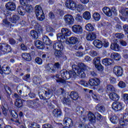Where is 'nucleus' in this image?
<instances>
[{
    "instance_id": "57",
    "label": "nucleus",
    "mask_w": 128,
    "mask_h": 128,
    "mask_svg": "<svg viewBox=\"0 0 128 128\" xmlns=\"http://www.w3.org/2000/svg\"><path fill=\"white\" fill-rule=\"evenodd\" d=\"M78 22H82V16H80V14H77L76 18H75Z\"/></svg>"
},
{
    "instance_id": "21",
    "label": "nucleus",
    "mask_w": 128,
    "mask_h": 128,
    "mask_svg": "<svg viewBox=\"0 0 128 128\" xmlns=\"http://www.w3.org/2000/svg\"><path fill=\"white\" fill-rule=\"evenodd\" d=\"M31 24L34 28L36 30H38V32H42V26L36 20H33L31 22Z\"/></svg>"
},
{
    "instance_id": "55",
    "label": "nucleus",
    "mask_w": 128,
    "mask_h": 128,
    "mask_svg": "<svg viewBox=\"0 0 128 128\" xmlns=\"http://www.w3.org/2000/svg\"><path fill=\"white\" fill-rule=\"evenodd\" d=\"M79 128H93L92 126H91L90 124H86L85 125L84 124H80L78 126Z\"/></svg>"
},
{
    "instance_id": "14",
    "label": "nucleus",
    "mask_w": 128,
    "mask_h": 128,
    "mask_svg": "<svg viewBox=\"0 0 128 128\" xmlns=\"http://www.w3.org/2000/svg\"><path fill=\"white\" fill-rule=\"evenodd\" d=\"M65 6L68 10H74L76 6V3L73 0H66L65 2Z\"/></svg>"
},
{
    "instance_id": "13",
    "label": "nucleus",
    "mask_w": 128,
    "mask_h": 128,
    "mask_svg": "<svg viewBox=\"0 0 128 128\" xmlns=\"http://www.w3.org/2000/svg\"><path fill=\"white\" fill-rule=\"evenodd\" d=\"M112 108L115 112H120V110H124V104L122 102L116 101L112 104Z\"/></svg>"
},
{
    "instance_id": "1",
    "label": "nucleus",
    "mask_w": 128,
    "mask_h": 128,
    "mask_svg": "<svg viewBox=\"0 0 128 128\" xmlns=\"http://www.w3.org/2000/svg\"><path fill=\"white\" fill-rule=\"evenodd\" d=\"M86 66L82 62L78 64V65L73 64L72 66V70L68 71L66 70H62L60 72V76L62 78L68 80L70 78H76V74L80 78H86Z\"/></svg>"
},
{
    "instance_id": "61",
    "label": "nucleus",
    "mask_w": 128,
    "mask_h": 128,
    "mask_svg": "<svg viewBox=\"0 0 128 128\" xmlns=\"http://www.w3.org/2000/svg\"><path fill=\"white\" fill-rule=\"evenodd\" d=\"M80 83L82 86H90L88 82L84 80H80Z\"/></svg>"
},
{
    "instance_id": "26",
    "label": "nucleus",
    "mask_w": 128,
    "mask_h": 128,
    "mask_svg": "<svg viewBox=\"0 0 128 128\" xmlns=\"http://www.w3.org/2000/svg\"><path fill=\"white\" fill-rule=\"evenodd\" d=\"M22 58L26 62H30L32 60V56L30 53L23 52L22 54Z\"/></svg>"
},
{
    "instance_id": "43",
    "label": "nucleus",
    "mask_w": 128,
    "mask_h": 128,
    "mask_svg": "<svg viewBox=\"0 0 128 128\" xmlns=\"http://www.w3.org/2000/svg\"><path fill=\"white\" fill-rule=\"evenodd\" d=\"M120 13L123 16H126L128 18V8H126L122 9L120 10Z\"/></svg>"
},
{
    "instance_id": "59",
    "label": "nucleus",
    "mask_w": 128,
    "mask_h": 128,
    "mask_svg": "<svg viewBox=\"0 0 128 128\" xmlns=\"http://www.w3.org/2000/svg\"><path fill=\"white\" fill-rule=\"evenodd\" d=\"M35 62L38 64H42V60L40 58H36Z\"/></svg>"
},
{
    "instance_id": "28",
    "label": "nucleus",
    "mask_w": 128,
    "mask_h": 128,
    "mask_svg": "<svg viewBox=\"0 0 128 128\" xmlns=\"http://www.w3.org/2000/svg\"><path fill=\"white\" fill-rule=\"evenodd\" d=\"M1 70L2 72V74H10L11 70L10 66L4 65L1 68Z\"/></svg>"
},
{
    "instance_id": "10",
    "label": "nucleus",
    "mask_w": 128,
    "mask_h": 128,
    "mask_svg": "<svg viewBox=\"0 0 128 128\" xmlns=\"http://www.w3.org/2000/svg\"><path fill=\"white\" fill-rule=\"evenodd\" d=\"M100 36V32L95 30L92 32L87 34L86 38L87 40H88L89 42H92V40H96V36Z\"/></svg>"
},
{
    "instance_id": "38",
    "label": "nucleus",
    "mask_w": 128,
    "mask_h": 128,
    "mask_svg": "<svg viewBox=\"0 0 128 128\" xmlns=\"http://www.w3.org/2000/svg\"><path fill=\"white\" fill-rule=\"evenodd\" d=\"M78 42V38L76 37L72 36L69 38V44H76Z\"/></svg>"
},
{
    "instance_id": "19",
    "label": "nucleus",
    "mask_w": 128,
    "mask_h": 128,
    "mask_svg": "<svg viewBox=\"0 0 128 128\" xmlns=\"http://www.w3.org/2000/svg\"><path fill=\"white\" fill-rule=\"evenodd\" d=\"M5 6L6 10L9 12H14V10H16V4L12 2H7L5 5Z\"/></svg>"
},
{
    "instance_id": "40",
    "label": "nucleus",
    "mask_w": 128,
    "mask_h": 128,
    "mask_svg": "<svg viewBox=\"0 0 128 128\" xmlns=\"http://www.w3.org/2000/svg\"><path fill=\"white\" fill-rule=\"evenodd\" d=\"M90 18H92V16L90 15V12L88 11H86L83 14V18L84 20H90Z\"/></svg>"
},
{
    "instance_id": "32",
    "label": "nucleus",
    "mask_w": 128,
    "mask_h": 128,
    "mask_svg": "<svg viewBox=\"0 0 128 128\" xmlns=\"http://www.w3.org/2000/svg\"><path fill=\"white\" fill-rule=\"evenodd\" d=\"M17 11L20 16H24L26 14V10L24 6H18Z\"/></svg>"
},
{
    "instance_id": "36",
    "label": "nucleus",
    "mask_w": 128,
    "mask_h": 128,
    "mask_svg": "<svg viewBox=\"0 0 128 128\" xmlns=\"http://www.w3.org/2000/svg\"><path fill=\"white\" fill-rule=\"evenodd\" d=\"M53 78H57L56 80V82L60 83V84H64L66 82V80H64V78H60V75L56 74V76H53Z\"/></svg>"
},
{
    "instance_id": "64",
    "label": "nucleus",
    "mask_w": 128,
    "mask_h": 128,
    "mask_svg": "<svg viewBox=\"0 0 128 128\" xmlns=\"http://www.w3.org/2000/svg\"><path fill=\"white\" fill-rule=\"evenodd\" d=\"M125 34H128V25L124 24L122 26Z\"/></svg>"
},
{
    "instance_id": "35",
    "label": "nucleus",
    "mask_w": 128,
    "mask_h": 128,
    "mask_svg": "<svg viewBox=\"0 0 128 128\" xmlns=\"http://www.w3.org/2000/svg\"><path fill=\"white\" fill-rule=\"evenodd\" d=\"M110 58L112 60L118 62L120 60V54H118V53L114 52L111 54Z\"/></svg>"
},
{
    "instance_id": "6",
    "label": "nucleus",
    "mask_w": 128,
    "mask_h": 128,
    "mask_svg": "<svg viewBox=\"0 0 128 128\" xmlns=\"http://www.w3.org/2000/svg\"><path fill=\"white\" fill-rule=\"evenodd\" d=\"M103 12L107 16H118V10L114 7H112V8H110L108 7H104L102 9Z\"/></svg>"
},
{
    "instance_id": "23",
    "label": "nucleus",
    "mask_w": 128,
    "mask_h": 128,
    "mask_svg": "<svg viewBox=\"0 0 128 128\" xmlns=\"http://www.w3.org/2000/svg\"><path fill=\"white\" fill-rule=\"evenodd\" d=\"M46 70L49 72H51L52 74H54L56 72V70L54 69V64L52 63H50L47 64L46 66Z\"/></svg>"
},
{
    "instance_id": "9",
    "label": "nucleus",
    "mask_w": 128,
    "mask_h": 128,
    "mask_svg": "<svg viewBox=\"0 0 128 128\" xmlns=\"http://www.w3.org/2000/svg\"><path fill=\"white\" fill-rule=\"evenodd\" d=\"M39 100H40L38 98L33 100H29L27 102V105L30 108L36 110V108H40V104L38 102Z\"/></svg>"
},
{
    "instance_id": "15",
    "label": "nucleus",
    "mask_w": 128,
    "mask_h": 128,
    "mask_svg": "<svg viewBox=\"0 0 128 128\" xmlns=\"http://www.w3.org/2000/svg\"><path fill=\"white\" fill-rule=\"evenodd\" d=\"M89 86H98L100 84V80L98 78H90L88 81Z\"/></svg>"
},
{
    "instance_id": "56",
    "label": "nucleus",
    "mask_w": 128,
    "mask_h": 128,
    "mask_svg": "<svg viewBox=\"0 0 128 128\" xmlns=\"http://www.w3.org/2000/svg\"><path fill=\"white\" fill-rule=\"evenodd\" d=\"M23 80L25 82H30V74H26L22 77Z\"/></svg>"
},
{
    "instance_id": "7",
    "label": "nucleus",
    "mask_w": 128,
    "mask_h": 128,
    "mask_svg": "<svg viewBox=\"0 0 128 128\" xmlns=\"http://www.w3.org/2000/svg\"><path fill=\"white\" fill-rule=\"evenodd\" d=\"M0 50L4 52V54H8L9 52H12V48L6 43H0Z\"/></svg>"
},
{
    "instance_id": "39",
    "label": "nucleus",
    "mask_w": 128,
    "mask_h": 128,
    "mask_svg": "<svg viewBox=\"0 0 128 128\" xmlns=\"http://www.w3.org/2000/svg\"><path fill=\"white\" fill-rule=\"evenodd\" d=\"M96 110L98 112H104L106 110V108H104V106H101L100 104H98L96 106Z\"/></svg>"
},
{
    "instance_id": "45",
    "label": "nucleus",
    "mask_w": 128,
    "mask_h": 128,
    "mask_svg": "<svg viewBox=\"0 0 128 128\" xmlns=\"http://www.w3.org/2000/svg\"><path fill=\"white\" fill-rule=\"evenodd\" d=\"M10 114L13 118H18V112L14 110H12L10 112Z\"/></svg>"
},
{
    "instance_id": "41",
    "label": "nucleus",
    "mask_w": 128,
    "mask_h": 128,
    "mask_svg": "<svg viewBox=\"0 0 128 128\" xmlns=\"http://www.w3.org/2000/svg\"><path fill=\"white\" fill-rule=\"evenodd\" d=\"M32 10H34V8H32V6L30 4H27L25 8V12H28V14H30V12H32Z\"/></svg>"
},
{
    "instance_id": "53",
    "label": "nucleus",
    "mask_w": 128,
    "mask_h": 128,
    "mask_svg": "<svg viewBox=\"0 0 128 128\" xmlns=\"http://www.w3.org/2000/svg\"><path fill=\"white\" fill-rule=\"evenodd\" d=\"M118 86L120 88H126V82H124V81H120L118 83Z\"/></svg>"
},
{
    "instance_id": "12",
    "label": "nucleus",
    "mask_w": 128,
    "mask_h": 128,
    "mask_svg": "<svg viewBox=\"0 0 128 128\" xmlns=\"http://www.w3.org/2000/svg\"><path fill=\"white\" fill-rule=\"evenodd\" d=\"M64 22L67 26H72L74 24V18L72 15L67 14L64 16Z\"/></svg>"
},
{
    "instance_id": "5",
    "label": "nucleus",
    "mask_w": 128,
    "mask_h": 128,
    "mask_svg": "<svg viewBox=\"0 0 128 128\" xmlns=\"http://www.w3.org/2000/svg\"><path fill=\"white\" fill-rule=\"evenodd\" d=\"M35 12L38 20L42 22V20H44V13L42 10V8L40 5H36L35 6Z\"/></svg>"
},
{
    "instance_id": "27",
    "label": "nucleus",
    "mask_w": 128,
    "mask_h": 128,
    "mask_svg": "<svg viewBox=\"0 0 128 128\" xmlns=\"http://www.w3.org/2000/svg\"><path fill=\"white\" fill-rule=\"evenodd\" d=\"M24 100L20 98H17L14 103V104L18 108H20L24 106Z\"/></svg>"
},
{
    "instance_id": "62",
    "label": "nucleus",
    "mask_w": 128,
    "mask_h": 128,
    "mask_svg": "<svg viewBox=\"0 0 128 128\" xmlns=\"http://www.w3.org/2000/svg\"><path fill=\"white\" fill-rule=\"evenodd\" d=\"M63 102L66 104H70V100L69 98H64L63 99Z\"/></svg>"
},
{
    "instance_id": "25",
    "label": "nucleus",
    "mask_w": 128,
    "mask_h": 128,
    "mask_svg": "<svg viewBox=\"0 0 128 128\" xmlns=\"http://www.w3.org/2000/svg\"><path fill=\"white\" fill-rule=\"evenodd\" d=\"M93 90H90V94H92V96L96 102H100V98H102V96L100 94H94L92 93Z\"/></svg>"
},
{
    "instance_id": "3",
    "label": "nucleus",
    "mask_w": 128,
    "mask_h": 128,
    "mask_svg": "<svg viewBox=\"0 0 128 128\" xmlns=\"http://www.w3.org/2000/svg\"><path fill=\"white\" fill-rule=\"evenodd\" d=\"M53 48L55 52L54 54L56 58H61L64 56V44L60 42H56L53 44Z\"/></svg>"
},
{
    "instance_id": "11",
    "label": "nucleus",
    "mask_w": 128,
    "mask_h": 128,
    "mask_svg": "<svg viewBox=\"0 0 128 128\" xmlns=\"http://www.w3.org/2000/svg\"><path fill=\"white\" fill-rule=\"evenodd\" d=\"M38 94L40 100H48L50 94V91L42 90L38 92Z\"/></svg>"
},
{
    "instance_id": "47",
    "label": "nucleus",
    "mask_w": 128,
    "mask_h": 128,
    "mask_svg": "<svg viewBox=\"0 0 128 128\" xmlns=\"http://www.w3.org/2000/svg\"><path fill=\"white\" fill-rule=\"evenodd\" d=\"M53 66L56 72V70H60V68H62V65H60V64L59 62L54 63L53 64Z\"/></svg>"
},
{
    "instance_id": "46",
    "label": "nucleus",
    "mask_w": 128,
    "mask_h": 128,
    "mask_svg": "<svg viewBox=\"0 0 128 128\" xmlns=\"http://www.w3.org/2000/svg\"><path fill=\"white\" fill-rule=\"evenodd\" d=\"M92 18L96 22H98L100 20V14L98 12H95L92 15Z\"/></svg>"
},
{
    "instance_id": "42",
    "label": "nucleus",
    "mask_w": 128,
    "mask_h": 128,
    "mask_svg": "<svg viewBox=\"0 0 128 128\" xmlns=\"http://www.w3.org/2000/svg\"><path fill=\"white\" fill-rule=\"evenodd\" d=\"M86 30L88 32H94V27L92 24L88 23L86 25Z\"/></svg>"
},
{
    "instance_id": "8",
    "label": "nucleus",
    "mask_w": 128,
    "mask_h": 128,
    "mask_svg": "<svg viewBox=\"0 0 128 128\" xmlns=\"http://www.w3.org/2000/svg\"><path fill=\"white\" fill-rule=\"evenodd\" d=\"M100 57L97 56L94 58L92 61L93 64H94L98 72H102V70H104V66L100 64Z\"/></svg>"
},
{
    "instance_id": "4",
    "label": "nucleus",
    "mask_w": 128,
    "mask_h": 128,
    "mask_svg": "<svg viewBox=\"0 0 128 128\" xmlns=\"http://www.w3.org/2000/svg\"><path fill=\"white\" fill-rule=\"evenodd\" d=\"M88 120L92 124H96V122H102L104 118L98 112H96L95 114H94L92 112H90L88 114Z\"/></svg>"
},
{
    "instance_id": "44",
    "label": "nucleus",
    "mask_w": 128,
    "mask_h": 128,
    "mask_svg": "<svg viewBox=\"0 0 128 128\" xmlns=\"http://www.w3.org/2000/svg\"><path fill=\"white\" fill-rule=\"evenodd\" d=\"M30 34L32 37V38L36 39L38 38V33L34 30H32L30 32Z\"/></svg>"
},
{
    "instance_id": "58",
    "label": "nucleus",
    "mask_w": 128,
    "mask_h": 128,
    "mask_svg": "<svg viewBox=\"0 0 128 128\" xmlns=\"http://www.w3.org/2000/svg\"><path fill=\"white\" fill-rule=\"evenodd\" d=\"M8 42L10 44H11V46H14L16 44V40L13 38H9Z\"/></svg>"
},
{
    "instance_id": "18",
    "label": "nucleus",
    "mask_w": 128,
    "mask_h": 128,
    "mask_svg": "<svg viewBox=\"0 0 128 128\" xmlns=\"http://www.w3.org/2000/svg\"><path fill=\"white\" fill-rule=\"evenodd\" d=\"M72 31L76 34H82V27L80 24H75L72 26Z\"/></svg>"
},
{
    "instance_id": "17",
    "label": "nucleus",
    "mask_w": 128,
    "mask_h": 128,
    "mask_svg": "<svg viewBox=\"0 0 128 128\" xmlns=\"http://www.w3.org/2000/svg\"><path fill=\"white\" fill-rule=\"evenodd\" d=\"M113 72L116 76H122L124 74V70L120 66H115L113 69Z\"/></svg>"
},
{
    "instance_id": "31",
    "label": "nucleus",
    "mask_w": 128,
    "mask_h": 128,
    "mask_svg": "<svg viewBox=\"0 0 128 128\" xmlns=\"http://www.w3.org/2000/svg\"><path fill=\"white\" fill-rule=\"evenodd\" d=\"M43 44L46 46H50L52 43V40H50V38L46 36H44L42 38Z\"/></svg>"
},
{
    "instance_id": "22",
    "label": "nucleus",
    "mask_w": 128,
    "mask_h": 128,
    "mask_svg": "<svg viewBox=\"0 0 128 128\" xmlns=\"http://www.w3.org/2000/svg\"><path fill=\"white\" fill-rule=\"evenodd\" d=\"M109 98L112 100L114 102H118L120 100V96L116 92H111L109 94Z\"/></svg>"
},
{
    "instance_id": "54",
    "label": "nucleus",
    "mask_w": 128,
    "mask_h": 128,
    "mask_svg": "<svg viewBox=\"0 0 128 128\" xmlns=\"http://www.w3.org/2000/svg\"><path fill=\"white\" fill-rule=\"evenodd\" d=\"M32 82L34 84H40V78H34Z\"/></svg>"
},
{
    "instance_id": "30",
    "label": "nucleus",
    "mask_w": 128,
    "mask_h": 128,
    "mask_svg": "<svg viewBox=\"0 0 128 128\" xmlns=\"http://www.w3.org/2000/svg\"><path fill=\"white\" fill-rule=\"evenodd\" d=\"M61 33L68 38V36H70L72 34V31L70 30V29L68 28H64L61 30Z\"/></svg>"
},
{
    "instance_id": "63",
    "label": "nucleus",
    "mask_w": 128,
    "mask_h": 128,
    "mask_svg": "<svg viewBox=\"0 0 128 128\" xmlns=\"http://www.w3.org/2000/svg\"><path fill=\"white\" fill-rule=\"evenodd\" d=\"M42 128H54V126L52 124H46L42 125Z\"/></svg>"
},
{
    "instance_id": "52",
    "label": "nucleus",
    "mask_w": 128,
    "mask_h": 128,
    "mask_svg": "<svg viewBox=\"0 0 128 128\" xmlns=\"http://www.w3.org/2000/svg\"><path fill=\"white\" fill-rule=\"evenodd\" d=\"M16 74H17L18 76H24V72H22V69L20 68V69H18L16 71Z\"/></svg>"
},
{
    "instance_id": "60",
    "label": "nucleus",
    "mask_w": 128,
    "mask_h": 128,
    "mask_svg": "<svg viewBox=\"0 0 128 128\" xmlns=\"http://www.w3.org/2000/svg\"><path fill=\"white\" fill-rule=\"evenodd\" d=\"M74 48L76 50H84V47L82 46H78V44H76L74 46Z\"/></svg>"
},
{
    "instance_id": "24",
    "label": "nucleus",
    "mask_w": 128,
    "mask_h": 128,
    "mask_svg": "<svg viewBox=\"0 0 128 128\" xmlns=\"http://www.w3.org/2000/svg\"><path fill=\"white\" fill-rule=\"evenodd\" d=\"M35 46L38 50H44V42L40 40H36L34 41Z\"/></svg>"
},
{
    "instance_id": "49",
    "label": "nucleus",
    "mask_w": 128,
    "mask_h": 128,
    "mask_svg": "<svg viewBox=\"0 0 128 128\" xmlns=\"http://www.w3.org/2000/svg\"><path fill=\"white\" fill-rule=\"evenodd\" d=\"M107 90L111 92H116V88L112 85H108L107 86Z\"/></svg>"
},
{
    "instance_id": "29",
    "label": "nucleus",
    "mask_w": 128,
    "mask_h": 128,
    "mask_svg": "<svg viewBox=\"0 0 128 128\" xmlns=\"http://www.w3.org/2000/svg\"><path fill=\"white\" fill-rule=\"evenodd\" d=\"M93 44L97 48H102V46H104V44H102V42L100 40H95L93 42Z\"/></svg>"
},
{
    "instance_id": "48",
    "label": "nucleus",
    "mask_w": 128,
    "mask_h": 128,
    "mask_svg": "<svg viewBox=\"0 0 128 128\" xmlns=\"http://www.w3.org/2000/svg\"><path fill=\"white\" fill-rule=\"evenodd\" d=\"M74 10H77L78 12H82V10H84V6L82 4L77 5L76 4V7L74 8Z\"/></svg>"
},
{
    "instance_id": "50",
    "label": "nucleus",
    "mask_w": 128,
    "mask_h": 128,
    "mask_svg": "<svg viewBox=\"0 0 128 128\" xmlns=\"http://www.w3.org/2000/svg\"><path fill=\"white\" fill-rule=\"evenodd\" d=\"M90 56H92V58H94L95 56H97L98 55V52L94 50H91L89 52Z\"/></svg>"
},
{
    "instance_id": "16",
    "label": "nucleus",
    "mask_w": 128,
    "mask_h": 128,
    "mask_svg": "<svg viewBox=\"0 0 128 128\" xmlns=\"http://www.w3.org/2000/svg\"><path fill=\"white\" fill-rule=\"evenodd\" d=\"M57 40H55L53 42L54 44H56V42H60V44H64V42H66V40L67 38L65 36L62 32L58 33L56 34Z\"/></svg>"
},
{
    "instance_id": "37",
    "label": "nucleus",
    "mask_w": 128,
    "mask_h": 128,
    "mask_svg": "<svg viewBox=\"0 0 128 128\" xmlns=\"http://www.w3.org/2000/svg\"><path fill=\"white\" fill-rule=\"evenodd\" d=\"M62 114V110L60 109H54L53 110V114L55 118H60Z\"/></svg>"
},
{
    "instance_id": "34",
    "label": "nucleus",
    "mask_w": 128,
    "mask_h": 128,
    "mask_svg": "<svg viewBox=\"0 0 128 128\" xmlns=\"http://www.w3.org/2000/svg\"><path fill=\"white\" fill-rule=\"evenodd\" d=\"M110 48L112 50H115V52H118L120 50V45L116 42L112 43L110 44Z\"/></svg>"
},
{
    "instance_id": "2",
    "label": "nucleus",
    "mask_w": 128,
    "mask_h": 128,
    "mask_svg": "<svg viewBox=\"0 0 128 128\" xmlns=\"http://www.w3.org/2000/svg\"><path fill=\"white\" fill-rule=\"evenodd\" d=\"M4 18H6L3 20V24H4V26H6L7 28H12V23L16 24V22L20 20V16L16 15H13L12 16V12L8 11V10L4 11ZM8 20L12 23L9 22Z\"/></svg>"
},
{
    "instance_id": "20",
    "label": "nucleus",
    "mask_w": 128,
    "mask_h": 128,
    "mask_svg": "<svg viewBox=\"0 0 128 128\" xmlns=\"http://www.w3.org/2000/svg\"><path fill=\"white\" fill-rule=\"evenodd\" d=\"M102 64L105 66H110L114 64V60L110 58H104L102 60Z\"/></svg>"
},
{
    "instance_id": "33",
    "label": "nucleus",
    "mask_w": 128,
    "mask_h": 128,
    "mask_svg": "<svg viewBox=\"0 0 128 128\" xmlns=\"http://www.w3.org/2000/svg\"><path fill=\"white\" fill-rule=\"evenodd\" d=\"M70 96L73 100H77L79 98L78 94L74 91H72L70 93Z\"/></svg>"
},
{
    "instance_id": "51",
    "label": "nucleus",
    "mask_w": 128,
    "mask_h": 128,
    "mask_svg": "<svg viewBox=\"0 0 128 128\" xmlns=\"http://www.w3.org/2000/svg\"><path fill=\"white\" fill-rule=\"evenodd\" d=\"M28 128H40V125L38 123L33 122L28 126Z\"/></svg>"
}]
</instances>
